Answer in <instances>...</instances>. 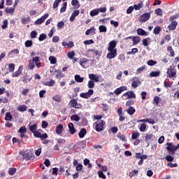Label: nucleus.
<instances>
[{
    "label": "nucleus",
    "mask_w": 179,
    "mask_h": 179,
    "mask_svg": "<svg viewBox=\"0 0 179 179\" xmlns=\"http://www.w3.org/2000/svg\"><path fill=\"white\" fill-rule=\"evenodd\" d=\"M17 110L18 111L23 113L24 111H26L27 110V106L26 105L19 106L17 107Z\"/></svg>",
    "instance_id": "4c0bfd02"
},
{
    "label": "nucleus",
    "mask_w": 179,
    "mask_h": 179,
    "mask_svg": "<svg viewBox=\"0 0 179 179\" xmlns=\"http://www.w3.org/2000/svg\"><path fill=\"white\" fill-rule=\"evenodd\" d=\"M90 16H97L99 15V10L96 9H94L90 13Z\"/></svg>",
    "instance_id": "5fc2aeb1"
},
{
    "label": "nucleus",
    "mask_w": 179,
    "mask_h": 179,
    "mask_svg": "<svg viewBox=\"0 0 179 179\" xmlns=\"http://www.w3.org/2000/svg\"><path fill=\"white\" fill-rule=\"evenodd\" d=\"M138 36H149V32H146V31L143 30L142 28H138L137 29Z\"/></svg>",
    "instance_id": "4be33fe9"
},
{
    "label": "nucleus",
    "mask_w": 179,
    "mask_h": 179,
    "mask_svg": "<svg viewBox=\"0 0 179 179\" xmlns=\"http://www.w3.org/2000/svg\"><path fill=\"white\" fill-rule=\"evenodd\" d=\"M125 90H127V87L126 86H121L118 88H117L115 91L114 93L116 94V96H118L122 93V92H125Z\"/></svg>",
    "instance_id": "4468645a"
},
{
    "label": "nucleus",
    "mask_w": 179,
    "mask_h": 179,
    "mask_svg": "<svg viewBox=\"0 0 179 179\" xmlns=\"http://www.w3.org/2000/svg\"><path fill=\"white\" fill-rule=\"evenodd\" d=\"M147 64L149 66H153V65H156V64H157V62L153 59H150L147 62Z\"/></svg>",
    "instance_id": "bf43d9fd"
},
{
    "label": "nucleus",
    "mask_w": 179,
    "mask_h": 179,
    "mask_svg": "<svg viewBox=\"0 0 179 179\" xmlns=\"http://www.w3.org/2000/svg\"><path fill=\"white\" fill-rule=\"evenodd\" d=\"M87 86H88V89H94V81H92L91 80H90L88 81V84H87Z\"/></svg>",
    "instance_id": "603ef678"
},
{
    "label": "nucleus",
    "mask_w": 179,
    "mask_h": 179,
    "mask_svg": "<svg viewBox=\"0 0 179 179\" xmlns=\"http://www.w3.org/2000/svg\"><path fill=\"white\" fill-rule=\"evenodd\" d=\"M9 99L6 97L0 98V103H3V104H6V103H8Z\"/></svg>",
    "instance_id": "0e129e2a"
},
{
    "label": "nucleus",
    "mask_w": 179,
    "mask_h": 179,
    "mask_svg": "<svg viewBox=\"0 0 179 179\" xmlns=\"http://www.w3.org/2000/svg\"><path fill=\"white\" fill-rule=\"evenodd\" d=\"M44 86H54V85H55V80H51L50 81H47L43 83Z\"/></svg>",
    "instance_id": "473e14b6"
},
{
    "label": "nucleus",
    "mask_w": 179,
    "mask_h": 179,
    "mask_svg": "<svg viewBox=\"0 0 179 179\" xmlns=\"http://www.w3.org/2000/svg\"><path fill=\"white\" fill-rule=\"evenodd\" d=\"M166 150H168L169 154L174 156V148L172 143H166Z\"/></svg>",
    "instance_id": "9b49d317"
},
{
    "label": "nucleus",
    "mask_w": 179,
    "mask_h": 179,
    "mask_svg": "<svg viewBox=\"0 0 179 179\" xmlns=\"http://www.w3.org/2000/svg\"><path fill=\"white\" fill-rule=\"evenodd\" d=\"M141 134H139V131H134L131 133V140L135 141V139H138L139 138Z\"/></svg>",
    "instance_id": "a878e982"
},
{
    "label": "nucleus",
    "mask_w": 179,
    "mask_h": 179,
    "mask_svg": "<svg viewBox=\"0 0 179 179\" xmlns=\"http://www.w3.org/2000/svg\"><path fill=\"white\" fill-rule=\"evenodd\" d=\"M75 55H76V54L75 53V51L69 52L67 53V57L68 58H69V59H73Z\"/></svg>",
    "instance_id": "c03bdc74"
},
{
    "label": "nucleus",
    "mask_w": 179,
    "mask_h": 179,
    "mask_svg": "<svg viewBox=\"0 0 179 179\" xmlns=\"http://www.w3.org/2000/svg\"><path fill=\"white\" fill-rule=\"evenodd\" d=\"M32 62H34V64L35 63L37 68H41V62L40 61V57H35L32 58Z\"/></svg>",
    "instance_id": "6ab92c4d"
},
{
    "label": "nucleus",
    "mask_w": 179,
    "mask_h": 179,
    "mask_svg": "<svg viewBox=\"0 0 179 179\" xmlns=\"http://www.w3.org/2000/svg\"><path fill=\"white\" fill-rule=\"evenodd\" d=\"M177 26H178V22L177 21H172L168 26V29L169 31H174L177 29Z\"/></svg>",
    "instance_id": "2eb2a0df"
},
{
    "label": "nucleus",
    "mask_w": 179,
    "mask_h": 179,
    "mask_svg": "<svg viewBox=\"0 0 179 179\" xmlns=\"http://www.w3.org/2000/svg\"><path fill=\"white\" fill-rule=\"evenodd\" d=\"M71 121H76V122H78V121H80V117H79L78 115H73L71 117Z\"/></svg>",
    "instance_id": "72a5a7b5"
},
{
    "label": "nucleus",
    "mask_w": 179,
    "mask_h": 179,
    "mask_svg": "<svg viewBox=\"0 0 179 179\" xmlns=\"http://www.w3.org/2000/svg\"><path fill=\"white\" fill-rule=\"evenodd\" d=\"M52 100L57 103H61L62 98L59 94H56L52 97Z\"/></svg>",
    "instance_id": "f704fd0d"
},
{
    "label": "nucleus",
    "mask_w": 179,
    "mask_h": 179,
    "mask_svg": "<svg viewBox=\"0 0 179 179\" xmlns=\"http://www.w3.org/2000/svg\"><path fill=\"white\" fill-rule=\"evenodd\" d=\"M69 106L71 107H73L74 108H82V104L78 103L75 99H71V101L69 103Z\"/></svg>",
    "instance_id": "423d86ee"
},
{
    "label": "nucleus",
    "mask_w": 179,
    "mask_h": 179,
    "mask_svg": "<svg viewBox=\"0 0 179 179\" xmlns=\"http://www.w3.org/2000/svg\"><path fill=\"white\" fill-rule=\"evenodd\" d=\"M49 61H50V64L54 65V64H57V57H55L54 56H50Z\"/></svg>",
    "instance_id": "ea45409f"
},
{
    "label": "nucleus",
    "mask_w": 179,
    "mask_h": 179,
    "mask_svg": "<svg viewBox=\"0 0 179 179\" xmlns=\"http://www.w3.org/2000/svg\"><path fill=\"white\" fill-rule=\"evenodd\" d=\"M62 129H64V125H62V124H58L55 129L57 135H60L62 132Z\"/></svg>",
    "instance_id": "393cba45"
},
{
    "label": "nucleus",
    "mask_w": 179,
    "mask_h": 179,
    "mask_svg": "<svg viewBox=\"0 0 179 179\" xmlns=\"http://www.w3.org/2000/svg\"><path fill=\"white\" fill-rule=\"evenodd\" d=\"M117 113L119 117V121L120 122H122V121H125V116H124V113H122V107H120L117 110Z\"/></svg>",
    "instance_id": "6e6552de"
},
{
    "label": "nucleus",
    "mask_w": 179,
    "mask_h": 179,
    "mask_svg": "<svg viewBox=\"0 0 179 179\" xmlns=\"http://www.w3.org/2000/svg\"><path fill=\"white\" fill-rule=\"evenodd\" d=\"M155 15H157V16H163V10H162V8H157L155 10Z\"/></svg>",
    "instance_id": "49530a36"
},
{
    "label": "nucleus",
    "mask_w": 179,
    "mask_h": 179,
    "mask_svg": "<svg viewBox=\"0 0 179 179\" xmlns=\"http://www.w3.org/2000/svg\"><path fill=\"white\" fill-rule=\"evenodd\" d=\"M30 80H31V77H29V76H25L24 77H23L22 82H24V83H26L27 82H30Z\"/></svg>",
    "instance_id": "680f3d73"
},
{
    "label": "nucleus",
    "mask_w": 179,
    "mask_h": 179,
    "mask_svg": "<svg viewBox=\"0 0 179 179\" xmlns=\"http://www.w3.org/2000/svg\"><path fill=\"white\" fill-rule=\"evenodd\" d=\"M137 122H148V124H152V125L155 124V120H153V119L138 120H137Z\"/></svg>",
    "instance_id": "5701e85b"
},
{
    "label": "nucleus",
    "mask_w": 179,
    "mask_h": 179,
    "mask_svg": "<svg viewBox=\"0 0 179 179\" xmlns=\"http://www.w3.org/2000/svg\"><path fill=\"white\" fill-rule=\"evenodd\" d=\"M20 75H22V71H20V68H19L17 71L12 73V77L17 78V76H19Z\"/></svg>",
    "instance_id": "58836bf2"
},
{
    "label": "nucleus",
    "mask_w": 179,
    "mask_h": 179,
    "mask_svg": "<svg viewBox=\"0 0 179 179\" xmlns=\"http://www.w3.org/2000/svg\"><path fill=\"white\" fill-rule=\"evenodd\" d=\"M5 120L6 121H10L12 120V115H10V113L7 112L6 113Z\"/></svg>",
    "instance_id": "13d9d810"
},
{
    "label": "nucleus",
    "mask_w": 179,
    "mask_h": 179,
    "mask_svg": "<svg viewBox=\"0 0 179 179\" xmlns=\"http://www.w3.org/2000/svg\"><path fill=\"white\" fill-rule=\"evenodd\" d=\"M57 79H61L62 78V71L61 70H55Z\"/></svg>",
    "instance_id": "3c124183"
},
{
    "label": "nucleus",
    "mask_w": 179,
    "mask_h": 179,
    "mask_svg": "<svg viewBox=\"0 0 179 179\" xmlns=\"http://www.w3.org/2000/svg\"><path fill=\"white\" fill-rule=\"evenodd\" d=\"M99 30L100 33H106V31H107V27H106L104 25H100Z\"/></svg>",
    "instance_id": "a18cd8bd"
},
{
    "label": "nucleus",
    "mask_w": 179,
    "mask_h": 179,
    "mask_svg": "<svg viewBox=\"0 0 179 179\" xmlns=\"http://www.w3.org/2000/svg\"><path fill=\"white\" fill-rule=\"evenodd\" d=\"M94 127L96 132H101L104 131V127H106V122L104 120H97L94 123Z\"/></svg>",
    "instance_id": "f257e3e1"
},
{
    "label": "nucleus",
    "mask_w": 179,
    "mask_h": 179,
    "mask_svg": "<svg viewBox=\"0 0 179 179\" xmlns=\"http://www.w3.org/2000/svg\"><path fill=\"white\" fill-rule=\"evenodd\" d=\"M123 96H127V99H136V95L134 91H129L123 94Z\"/></svg>",
    "instance_id": "f8f14e48"
},
{
    "label": "nucleus",
    "mask_w": 179,
    "mask_h": 179,
    "mask_svg": "<svg viewBox=\"0 0 179 179\" xmlns=\"http://www.w3.org/2000/svg\"><path fill=\"white\" fill-rule=\"evenodd\" d=\"M69 133L71 134V135H74V134L76 133L75 126L73 125V123H72V122H70L69 124Z\"/></svg>",
    "instance_id": "412c9836"
},
{
    "label": "nucleus",
    "mask_w": 179,
    "mask_h": 179,
    "mask_svg": "<svg viewBox=\"0 0 179 179\" xmlns=\"http://www.w3.org/2000/svg\"><path fill=\"white\" fill-rule=\"evenodd\" d=\"M20 155L23 157V160H26V162H29V160H31L34 157V154L29 151H21Z\"/></svg>",
    "instance_id": "f03ea898"
},
{
    "label": "nucleus",
    "mask_w": 179,
    "mask_h": 179,
    "mask_svg": "<svg viewBox=\"0 0 179 179\" xmlns=\"http://www.w3.org/2000/svg\"><path fill=\"white\" fill-rule=\"evenodd\" d=\"M9 72H13L15 71V64H10L8 65Z\"/></svg>",
    "instance_id": "774afa93"
},
{
    "label": "nucleus",
    "mask_w": 179,
    "mask_h": 179,
    "mask_svg": "<svg viewBox=\"0 0 179 179\" xmlns=\"http://www.w3.org/2000/svg\"><path fill=\"white\" fill-rule=\"evenodd\" d=\"M90 34L92 36H94V34H96V28H94V27H91L85 31L86 36H90Z\"/></svg>",
    "instance_id": "aec40b11"
},
{
    "label": "nucleus",
    "mask_w": 179,
    "mask_h": 179,
    "mask_svg": "<svg viewBox=\"0 0 179 179\" xmlns=\"http://www.w3.org/2000/svg\"><path fill=\"white\" fill-rule=\"evenodd\" d=\"M98 176L99 178L106 179V175H104V173L101 171H98Z\"/></svg>",
    "instance_id": "69168bd1"
},
{
    "label": "nucleus",
    "mask_w": 179,
    "mask_h": 179,
    "mask_svg": "<svg viewBox=\"0 0 179 179\" xmlns=\"http://www.w3.org/2000/svg\"><path fill=\"white\" fill-rule=\"evenodd\" d=\"M80 13V11H79V10H75L70 17V22H73V20H75V17H76V16H79Z\"/></svg>",
    "instance_id": "a211bd4d"
},
{
    "label": "nucleus",
    "mask_w": 179,
    "mask_h": 179,
    "mask_svg": "<svg viewBox=\"0 0 179 179\" xmlns=\"http://www.w3.org/2000/svg\"><path fill=\"white\" fill-rule=\"evenodd\" d=\"M30 20H31L30 17H27V18L23 17L21 19V23L22 24H26V23H27V22H30Z\"/></svg>",
    "instance_id": "864d4df0"
},
{
    "label": "nucleus",
    "mask_w": 179,
    "mask_h": 179,
    "mask_svg": "<svg viewBox=\"0 0 179 179\" xmlns=\"http://www.w3.org/2000/svg\"><path fill=\"white\" fill-rule=\"evenodd\" d=\"M165 159H166V162H173V160H174V158L173 157H171V155H166L165 157Z\"/></svg>",
    "instance_id": "338daca9"
},
{
    "label": "nucleus",
    "mask_w": 179,
    "mask_h": 179,
    "mask_svg": "<svg viewBox=\"0 0 179 179\" xmlns=\"http://www.w3.org/2000/svg\"><path fill=\"white\" fill-rule=\"evenodd\" d=\"M156 138L153 134H146L145 136V141H153Z\"/></svg>",
    "instance_id": "c9c22d12"
},
{
    "label": "nucleus",
    "mask_w": 179,
    "mask_h": 179,
    "mask_svg": "<svg viewBox=\"0 0 179 179\" xmlns=\"http://www.w3.org/2000/svg\"><path fill=\"white\" fill-rule=\"evenodd\" d=\"M150 78H156L157 76H160V71H152L150 73Z\"/></svg>",
    "instance_id": "e433bc0d"
},
{
    "label": "nucleus",
    "mask_w": 179,
    "mask_h": 179,
    "mask_svg": "<svg viewBox=\"0 0 179 179\" xmlns=\"http://www.w3.org/2000/svg\"><path fill=\"white\" fill-rule=\"evenodd\" d=\"M86 134H87V131L85 128H83L80 129V132L78 133V136L80 138H85V135H86Z\"/></svg>",
    "instance_id": "cd10ccee"
},
{
    "label": "nucleus",
    "mask_w": 179,
    "mask_h": 179,
    "mask_svg": "<svg viewBox=\"0 0 179 179\" xmlns=\"http://www.w3.org/2000/svg\"><path fill=\"white\" fill-rule=\"evenodd\" d=\"M149 19H150V13H145L140 17V22L145 23V22H148Z\"/></svg>",
    "instance_id": "9d476101"
},
{
    "label": "nucleus",
    "mask_w": 179,
    "mask_h": 179,
    "mask_svg": "<svg viewBox=\"0 0 179 179\" xmlns=\"http://www.w3.org/2000/svg\"><path fill=\"white\" fill-rule=\"evenodd\" d=\"M127 114H129V115H134L136 111V110L135 109V108L130 106L128 109L126 110Z\"/></svg>",
    "instance_id": "bb28decb"
},
{
    "label": "nucleus",
    "mask_w": 179,
    "mask_h": 179,
    "mask_svg": "<svg viewBox=\"0 0 179 179\" xmlns=\"http://www.w3.org/2000/svg\"><path fill=\"white\" fill-rule=\"evenodd\" d=\"M25 47L29 48V47H31V45H33V41L31 40H28L25 41Z\"/></svg>",
    "instance_id": "e2e57ef3"
},
{
    "label": "nucleus",
    "mask_w": 179,
    "mask_h": 179,
    "mask_svg": "<svg viewBox=\"0 0 179 179\" xmlns=\"http://www.w3.org/2000/svg\"><path fill=\"white\" fill-rule=\"evenodd\" d=\"M28 68L31 70L34 69V68H36V64H34L33 60H30L29 63L28 64Z\"/></svg>",
    "instance_id": "09e8293b"
},
{
    "label": "nucleus",
    "mask_w": 179,
    "mask_h": 179,
    "mask_svg": "<svg viewBox=\"0 0 179 179\" xmlns=\"http://www.w3.org/2000/svg\"><path fill=\"white\" fill-rule=\"evenodd\" d=\"M13 54H19V50L17 49H14L8 52L9 57H13Z\"/></svg>",
    "instance_id": "4d7b16f0"
},
{
    "label": "nucleus",
    "mask_w": 179,
    "mask_h": 179,
    "mask_svg": "<svg viewBox=\"0 0 179 179\" xmlns=\"http://www.w3.org/2000/svg\"><path fill=\"white\" fill-rule=\"evenodd\" d=\"M160 31H162V28L160 27H155L153 29V33L155 35L160 34Z\"/></svg>",
    "instance_id": "79ce46f5"
},
{
    "label": "nucleus",
    "mask_w": 179,
    "mask_h": 179,
    "mask_svg": "<svg viewBox=\"0 0 179 179\" xmlns=\"http://www.w3.org/2000/svg\"><path fill=\"white\" fill-rule=\"evenodd\" d=\"M74 79L78 83H83V82L85 80L84 77H80V75L78 74L74 76Z\"/></svg>",
    "instance_id": "b1692460"
},
{
    "label": "nucleus",
    "mask_w": 179,
    "mask_h": 179,
    "mask_svg": "<svg viewBox=\"0 0 179 179\" xmlns=\"http://www.w3.org/2000/svg\"><path fill=\"white\" fill-rule=\"evenodd\" d=\"M71 5L75 6L76 9H78L80 5H79V1L78 0H72Z\"/></svg>",
    "instance_id": "a19ab883"
},
{
    "label": "nucleus",
    "mask_w": 179,
    "mask_h": 179,
    "mask_svg": "<svg viewBox=\"0 0 179 179\" xmlns=\"http://www.w3.org/2000/svg\"><path fill=\"white\" fill-rule=\"evenodd\" d=\"M138 52V48H134L130 52H127V55H135Z\"/></svg>",
    "instance_id": "8fccbe9b"
},
{
    "label": "nucleus",
    "mask_w": 179,
    "mask_h": 179,
    "mask_svg": "<svg viewBox=\"0 0 179 179\" xmlns=\"http://www.w3.org/2000/svg\"><path fill=\"white\" fill-rule=\"evenodd\" d=\"M177 75V69L176 66H171L166 72V78H176Z\"/></svg>",
    "instance_id": "7ed1b4c3"
},
{
    "label": "nucleus",
    "mask_w": 179,
    "mask_h": 179,
    "mask_svg": "<svg viewBox=\"0 0 179 179\" xmlns=\"http://www.w3.org/2000/svg\"><path fill=\"white\" fill-rule=\"evenodd\" d=\"M68 5V3L64 2L63 3L62 7L60 8V13H64V12H65V10H66V6Z\"/></svg>",
    "instance_id": "6e6d98bb"
},
{
    "label": "nucleus",
    "mask_w": 179,
    "mask_h": 179,
    "mask_svg": "<svg viewBox=\"0 0 179 179\" xmlns=\"http://www.w3.org/2000/svg\"><path fill=\"white\" fill-rule=\"evenodd\" d=\"M48 16H49L48 13H45L41 18L36 20L34 22V24H36V25L43 24V23H44V22H45V19H47V17H48Z\"/></svg>",
    "instance_id": "0eeeda50"
},
{
    "label": "nucleus",
    "mask_w": 179,
    "mask_h": 179,
    "mask_svg": "<svg viewBox=\"0 0 179 179\" xmlns=\"http://www.w3.org/2000/svg\"><path fill=\"white\" fill-rule=\"evenodd\" d=\"M133 8L135 10H141V8H143V1H140L138 4H134Z\"/></svg>",
    "instance_id": "c85d7f7f"
},
{
    "label": "nucleus",
    "mask_w": 179,
    "mask_h": 179,
    "mask_svg": "<svg viewBox=\"0 0 179 179\" xmlns=\"http://www.w3.org/2000/svg\"><path fill=\"white\" fill-rule=\"evenodd\" d=\"M132 41H133V45H136V44L141 42V37L134 36L132 38Z\"/></svg>",
    "instance_id": "c756f323"
},
{
    "label": "nucleus",
    "mask_w": 179,
    "mask_h": 179,
    "mask_svg": "<svg viewBox=\"0 0 179 179\" xmlns=\"http://www.w3.org/2000/svg\"><path fill=\"white\" fill-rule=\"evenodd\" d=\"M88 52H92L94 57H101V54H103V51L94 50V49H88Z\"/></svg>",
    "instance_id": "ddd939ff"
},
{
    "label": "nucleus",
    "mask_w": 179,
    "mask_h": 179,
    "mask_svg": "<svg viewBox=\"0 0 179 179\" xmlns=\"http://www.w3.org/2000/svg\"><path fill=\"white\" fill-rule=\"evenodd\" d=\"M108 51H109V53H108L106 55V58H108V59H113V58H115V57L118 55V53H117V49H115L114 50Z\"/></svg>",
    "instance_id": "1a4fd4ad"
},
{
    "label": "nucleus",
    "mask_w": 179,
    "mask_h": 179,
    "mask_svg": "<svg viewBox=\"0 0 179 179\" xmlns=\"http://www.w3.org/2000/svg\"><path fill=\"white\" fill-rule=\"evenodd\" d=\"M9 176H15L16 174V168H10L8 169Z\"/></svg>",
    "instance_id": "37998d69"
},
{
    "label": "nucleus",
    "mask_w": 179,
    "mask_h": 179,
    "mask_svg": "<svg viewBox=\"0 0 179 179\" xmlns=\"http://www.w3.org/2000/svg\"><path fill=\"white\" fill-rule=\"evenodd\" d=\"M142 85V82H141V79L138 77H134L132 78V83H131V87H134V89H136L138 86H141Z\"/></svg>",
    "instance_id": "20e7f679"
},
{
    "label": "nucleus",
    "mask_w": 179,
    "mask_h": 179,
    "mask_svg": "<svg viewBox=\"0 0 179 179\" xmlns=\"http://www.w3.org/2000/svg\"><path fill=\"white\" fill-rule=\"evenodd\" d=\"M29 131L31 132H32V134H34L36 131V130L37 129V124H32V125H31V124H29Z\"/></svg>",
    "instance_id": "2f4dec72"
},
{
    "label": "nucleus",
    "mask_w": 179,
    "mask_h": 179,
    "mask_svg": "<svg viewBox=\"0 0 179 179\" xmlns=\"http://www.w3.org/2000/svg\"><path fill=\"white\" fill-rule=\"evenodd\" d=\"M45 38H47V35H45V34H41L39 35V38H38L39 41H44Z\"/></svg>",
    "instance_id": "052dcab7"
},
{
    "label": "nucleus",
    "mask_w": 179,
    "mask_h": 179,
    "mask_svg": "<svg viewBox=\"0 0 179 179\" xmlns=\"http://www.w3.org/2000/svg\"><path fill=\"white\" fill-rule=\"evenodd\" d=\"M88 78H89V79H90V80H92L93 82H96V83H97V82H99V80L100 79L99 76H97L96 74H93V73L89 74Z\"/></svg>",
    "instance_id": "dca6fc26"
},
{
    "label": "nucleus",
    "mask_w": 179,
    "mask_h": 179,
    "mask_svg": "<svg viewBox=\"0 0 179 179\" xmlns=\"http://www.w3.org/2000/svg\"><path fill=\"white\" fill-rule=\"evenodd\" d=\"M94 93V91L93 90H89L87 92L80 94V97H82V99H90Z\"/></svg>",
    "instance_id": "39448f33"
},
{
    "label": "nucleus",
    "mask_w": 179,
    "mask_h": 179,
    "mask_svg": "<svg viewBox=\"0 0 179 179\" xmlns=\"http://www.w3.org/2000/svg\"><path fill=\"white\" fill-rule=\"evenodd\" d=\"M15 12V8H5V13H10V15H12V13H14Z\"/></svg>",
    "instance_id": "de8ad7c7"
},
{
    "label": "nucleus",
    "mask_w": 179,
    "mask_h": 179,
    "mask_svg": "<svg viewBox=\"0 0 179 179\" xmlns=\"http://www.w3.org/2000/svg\"><path fill=\"white\" fill-rule=\"evenodd\" d=\"M151 38H146L143 39V45H144V47H148L149 45V43H150L151 41Z\"/></svg>",
    "instance_id": "7c9ffc66"
},
{
    "label": "nucleus",
    "mask_w": 179,
    "mask_h": 179,
    "mask_svg": "<svg viewBox=\"0 0 179 179\" xmlns=\"http://www.w3.org/2000/svg\"><path fill=\"white\" fill-rule=\"evenodd\" d=\"M115 47H117V43L115 42V41H110L108 44V51L116 50Z\"/></svg>",
    "instance_id": "f3484780"
}]
</instances>
